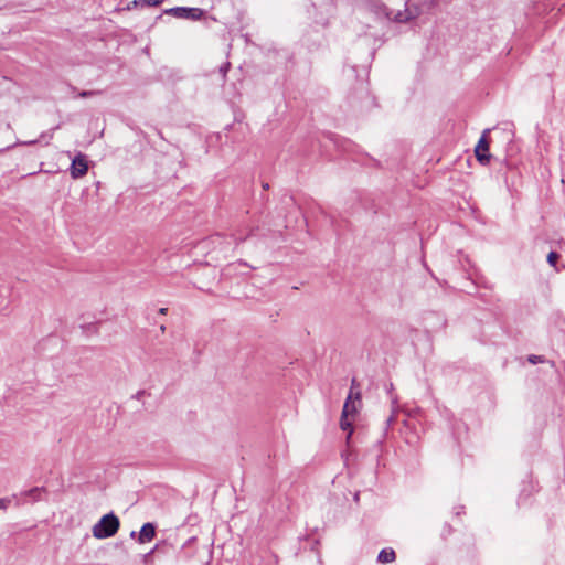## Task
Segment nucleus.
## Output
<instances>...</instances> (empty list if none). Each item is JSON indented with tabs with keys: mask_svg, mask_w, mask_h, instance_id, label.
<instances>
[{
	"mask_svg": "<svg viewBox=\"0 0 565 565\" xmlns=\"http://www.w3.org/2000/svg\"><path fill=\"white\" fill-rule=\"evenodd\" d=\"M392 408L393 409L397 408V401L395 398L392 401Z\"/></svg>",
	"mask_w": 565,
	"mask_h": 565,
	"instance_id": "nucleus-15",
	"label": "nucleus"
},
{
	"mask_svg": "<svg viewBox=\"0 0 565 565\" xmlns=\"http://www.w3.org/2000/svg\"><path fill=\"white\" fill-rule=\"evenodd\" d=\"M377 561L383 564L395 561V552L392 548H383L377 556Z\"/></svg>",
	"mask_w": 565,
	"mask_h": 565,
	"instance_id": "nucleus-7",
	"label": "nucleus"
},
{
	"mask_svg": "<svg viewBox=\"0 0 565 565\" xmlns=\"http://www.w3.org/2000/svg\"><path fill=\"white\" fill-rule=\"evenodd\" d=\"M88 171V166L86 161V157L82 153H78L72 161L71 164V175L73 179H79L84 177Z\"/></svg>",
	"mask_w": 565,
	"mask_h": 565,
	"instance_id": "nucleus-5",
	"label": "nucleus"
},
{
	"mask_svg": "<svg viewBox=\"0 0 565 565\" xmlns=\"http://www.w3.org/2000/svg\"><path fill=\"white\" fill-rule=\"evenodd\" d=\"M362 408V394L359 386V383L355 379H352L351 381V387L349 391V394L345 398L341 419H340V427L343 431H348L347 438L349 439L353 433L352 428V422L350 420V417L354 418L359 412Z\"/></svg>",
	"mask_w": 565,
	"mask_h": 565,
	"instance_id": "nucleus-1",
	"label": "nucleus"
},
{
	"mask_svg": "<svg viewBox=\"0 0 565 565\" xmlns=\"http://www.w3.org/2000/svg\"><path fill=\"white\" fill-rule=\"evenodd\" d=\"M94 93L93 92H83L81 95L86 97V96H89V95H93Z\"/></svg>",
	"mask_w": 565,
	"mask_h": 565,
	"instance_id": "nucleus-16",
	"label": "nucleus"
},
{
	"mask_svg": "<svg viewBox=\"0 0 565 565\" xmlns=\"http://www.w3.org/2000/svg\"><path fill=\"white\" fill-rule=\"evenodd\" d=\"M120 526V521L113 512L105 514L93 526L92 533L95 539L104 540L114 536Z\"/></svg>",
	"mask_w": 565,
	"mask_h": 565,
	"instance_id": "nucleus-2",
	"label": "nucleus"
},
{
	"mask_svg": "<svg viewBox=\"0 0 565 565\" xmlns=\"http://www.w3.org/2000/svg\"><path fill=\"white\" fill-rule=\"evenodd\" d=\"M167 312V308H161L160 309V313H166Z\"/></svg>",
	"mask_w": 565,
	"mask_h": 565,
	"instance_id": "nucleus-17",
	"label": "nucleus"
},
{
	"mask_svg": "<svg viewBox=\"0 0 565 565\" xmlns=\"http://www.w3.org/2000/svg\"><path fill=\"white\" fill-rule=\"evenodd\" d=\"M149 6H158L162 0H145Z\"/></svg>",
	"mask_w": 565,
	"mask_h": 565,
	"instance_id": "nucleus-12",
	"label": "nucleus"
},
{
	"mask_svg": "<svg viewBox=\"0 0 565 565\" xmlns=\"http://www.w3.org/2000/svg\"><path fill=\"white\" fill-rule=\"evenodd\" d=\"M135 534H136V532H134V531H132V532H131V534H130V536H131V537H135Z\"/></svg>",
	"mask_w": 565,
	"mask_h": 565,
	"instance_id": "nucleus-19",
	"label": "nucleus"
},
{
	"mask_svg": "<svg viewBox=\"0 0 565 565\" xmlns=\"http://www.w3.org/2000/svg\"><path fill=\"white\" fill-rule=\"evenodd\" d=\"M227 68H228V64H226L225 66L221 67V72H222L223 76H225V74L227 72Z\"/></svg>",
	"mask_w": 565,
	"mask_h": 565,
	"instance_id": "nucleus-13",
	"label": "nucleus"
},
{
	"mask_svg": "<svg viewBox=\"0 0 565 565\" xmlns=\"http://www.w3.org/2000/svg\"><path fill=\"white\" fill-rule=\"evenodd\" d=\"M156 536V527L152 523H146L142 525L139 535H138V542L140 544L148 543L152 541Z\"/></svg>",
	"mask_w": 565,
	"mask_h": 565,
	"instance_id": "nucleus-6",
	"label": "nucleus"
},
{
	"mask_svg": "<svg viewBox=\"0 0 565 565\" xmlns=\"http://www.w3.org/2000/svg\"><path fill=\"white\" fill-rule=\"evenodd\" d=\"M559 256L556 252H551L548 255H547V263L555 267L557 260H558Z\"/></svg>",
	"mask_w": 565,
	"mask_h": 565,
	"instance_id": "nucleus-9",
	"label": "nucleus"
},
{
	"mask_svg": "<svg viewBox=\"0 0 565 565\" xmlns=\"http://www.w3.org/2000/svg\"><path fill=\"white\" fill-rule=\"evenodd\" d=\"M403 3H405L407 0H401Z\"/></svg>",
	"mask_w": 565,
	"mask_h": 565,
	"instance_id": "nucleus-20",
	"label": "nucleus"
},
{
	"mask_svg": "<svg viewBox=\"0 0 565 565\" xmlns=\"http://www.w3.org/2000/svg\"><path fill=\"white\" fill-rule=\"evenodd\" d=\"M35 141L23 142V145H33Z\"/></svg>",
	"mask_w": 565,
	"mask_h": 565,
	"instance_id": "nucleus-18",
	"label": "nucleus"
},
{
	"mask_svg": "<svg viewBox=\"0 0 565 565\" xmlns=\"http://www.w3.org/2000/svg\"><path fill=\"white\" fill-rule=\"evenodd\" d=\"M43 492L42 488H33L25 492V495L31 497L34 501L40 500L41 493Z\"/></svg>",
	"mask_w": 565,
	"mask_h": 565,
	"instance_id": "nucleus-8",
	"label": "nucleus"
},
{
	"mask_svg": "<svg viewBox=\"0 0 565 565\" xmlns=\"http://www.w3.org/2000/svg\"><path fill=\"white\" fill-rule=\"evenodd\" d=\"M527 360H529V362H530V363H532V364H537V363H542V362H544L543 356H541V355H534V354L530 355V356L527 358Z\"/></svg>",
	"mask_w": 565,
	"mask_h": 565,
	"instance_id": "nucleus-10",
	"label": "nucleus"
},
{
	"mask_svg": "<svg viewBox=\"0 0 565 565\" xmlns=\"http://www.w3.org/2000/svg\"><path fill=\"white\" fill-rule=\"evenodd\" d=\"M166 12L179 19L200 20L203 17V10L199 8L175 7Z\"/></svg>",
	"mask_w": 565,
	"mask_h": 565,
	"instance_id": "nucleus-3",
	"label": "nucleus"
},
{
	"mask_svg": "<svg viewBox=\"0 0 565 565\" xmlns=\"http://www.w3.org/2000/svg\"><path fill=\"white\" fill-rule=\"evenodd\" d=\"M489 131H490L489 129H486L482 132V136L479 139V141H478V143H477V146L475 148L476 158L482 164H487L489 162V160H490L489 143H488V140H487V135H488Z\"/></svg>",
	"mask_w": 565,
	"mask_h": 565,
	"instance_id": "nucleus-4",
	"label": "nucleus"
},
{
	"mask_svg": "<svg viewBox=\"0 0 565 565\" xmlns=\"http://www.w3.org/2000/svg\"><path fill=\"white\" fill-rule=\"evenodd\" d=\"M395 420V416L394 414L390 416V418L387 419V424L391 425L393 422Z\"/></svg>",
	"mask_w": 565,
	"mask_h": 565,
	"instance_id": "nucleus-14",
	"label": "nucleus"
},
{
	"mask_svg": "<svg viewBox=\"0 0 565 565\" xmlns=\"http://www.w3.org/2000/svg\"><path fill=\"white\" fill-rule=\"evenodd\" d=\"M10 503H11L10 499L1 498L0 499V510H7Z\"/></svg>",
	"mask_w": 565,
	"mask_h": 565,
	"instance_id": "nucleus-11",
	"label": "nucleus"
}]
</instances>
